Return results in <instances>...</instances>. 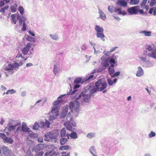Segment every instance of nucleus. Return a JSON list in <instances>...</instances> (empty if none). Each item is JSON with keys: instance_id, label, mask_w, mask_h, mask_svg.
Listing matches in <instances>:
<instances>
[{"instance_id": "obj_1", "label": "nucleus", "mask_w": 156, "mask_h": 156, "mask_svg": "<svg viewBox=\"0 0 156 156\" xmlns=\"http://www.w3.org/2000/svg\"><path fill=\"white\" fill-rule=\"evenodd\" d=\"M95 86L93 87L90 90V93L92 94L98 90L101 91L104 90L107 87V84L106 82L100 79L95 83Z\"/></svg>"}, {"instance_id": "obj_2", "label": "nucleus", "mask_w": 156, "mask_h": 156, "mask_svg": "<svg viewBox=\"0 0 156 156\" xmlns=\"http://www.w3.org/2000/svg\"><path fill=\"white\" fill-rule=\"evenodd\" d=\"M66 119L67 121L64 124L67 130L71 131H73L74 128L72 126H75L76 124L73 121L72 117L70 113H69L66 116Z\"/></svg>"}, {"instance_id": "obj_3", "label": "nucleus", "mask_w": 156, "mask_h": 156, "mask_svg": "<svg viewBox=\"0 0 156 156\" xmlns=\"http://www.w3.org/2000/svg\"><path fill=\"white\" fill-rule=\"evenodd\" d=\"M44 140L45 141H49L50 140L56 139V134L52 132H48L44 135Z\"/></svg>"}, {"instance_id": "obj_4", "label": "nucleus", "mask_w": 156, "mask_h": 156, "mask_svg": "<svg viewBox=\"0 0 156 156\" xmlns=\"http://www.w3.org/2000/svg\"><path fill=\"white\" fill-rule=\"evenodd\" d=\"M59 108L60 107H52L51 112L53 114V115L51 116L50 119L52 118V119H54L56 117L58 116L59 115L58 110Z\"/></svg>"}, {"instance_id": "obj_5", "label": "nucleus", "mask_w": 156, "mask_h": 156, "mask_svg": "<svg viewBox=\"0 0 156 156\" xmlns=\"http://www.w3.org/2000/svg\"><path fill=\"white\" fill-rule=\"evenodd\" d=\"M138 6H135L127 9L128 12L130 14H136L138 12Z\"/></svg>"}, {"instance_id": "obj_6", "label": "nucleus", "mask_w": 156, "mask_h": 156, "mask_svg": "<svg viewBox=\"0 0 156 156\" xmlns=\"http://www.w3.org/2000/svg\"><path fill=\"white\" fill-rule=\"evenodd\" d=\"M76 103H74L73 102H71L69 103V107L70 109H72L74 107L75 111L78 115L79 111V104L78 103L77 101H76Z\"/></svg>"}, {"instance_id": "obj_7", "label": "nucleus", "mask_w": 156, "mask_h": 156, "mask_svg": "<svg viewBox=\"0 0 156 156\" xmlns=\"http://www.w3.org/2000/svg\"><path fill=\"white\" fill-rule=\"evenodd\" d=\"M31 44L30 43H27L25 45L24 47L22 50V52L24 55H26L29 51L31 48Z\"/></svg>"}, {"instance_id": "obj_8", "label": "nucleus", "mask_w": 156, "mask_h": 156, "mask_svg": "<svg viewBox=\"0 0 156 156\" xmlns=\"http://www.w3.org/2000/svg\"><path fill=\"white\" fill-rule=\"evenodd\" d=\"M116 4L118 6L125 7L127 5V2L125 0H117Z\"/></svg>"}, {"instance_id": "obj_9", "label": "nucleus", "mask_w": 156, "mask_h": 156, "mask_svg": "<svg viewBox=\"0 0 156 156\" xmlns=\"http://www.w3.org/2000/svg\"><path fill=\"white\" fill-rule=\"evenodd\" d=\"M64 96L63 95H60L59 96L57 100H55L53 104V106L58 107H60L59 104L62 101L61 98L62 96Z\"/></svg>"}, {"instance_id": "obj_10", "label": "nucleus", "mask_w": 156, "mask_h": 156, "mask_svg": "<svg viewBox=\"0 0 156 156\" xmlns=\"http://www.w3.org/2000/svg\"><path fill=\"white\" fill-rule=\"evenodd\" d=\"M13 68L11 64H9L8 65L7 67H6L5 69V71H8V72H5V73L6 74L7 76H8L7 74L9 73V74H12L13 73L12 70Z\"/></svg>"}, {"instance_id": "obj_11", "label": "nucleus", "mask_w": 156, "mask_h": 156, "mask_svg": "<svg viewBox=\"0 0 156 156\" xmlns=\"http://www.w3.org/2000/svg\"><path fill=\"white\" fill-rule=\"evenodd\" d=\"M3 153L6 156H10L11 151L9 150V148L6 146L3 147Z\"/></svg>"}, {"instance_id": "obj_12", "label": "nucleus", "mask_w": 156, "mask_h": 156, "mask_svg": "<svg viewBox=\"0 0 156 156\" xmlns=\"http://www.w3.org/2000/svg\"><path fill=\"white\" fill-rule=\"evenodd\" d=\"M119 15H124L126 14V13L124 10L122 11L121 8H115V12Z\"/></svg>"}, {"instance_id": "obj_13", "label": "nucleus", "mask_w": 156, "mask_h": 156, "mask_svg": "<svg viewBox=\"0 0 156 156\" xmlns=\"http://www.w3.org/2000/svg\"><path fill=\"white\" fill-rule=\"evenodd\" d=\"M30 129L27 126V124L25 122H23L22 123V129L23 132L28 131Z\"/></svg>"}, {"instance_id": "obj_14", "label": "nucleus", "mask_w": 156, "mask_h": 156, "mask_svg": "<svg viewBox=\"0 0 156 156\" xmlns=\"http://www.w3.org/2000/svg\"><path fill=\"white\" fill-rule=\"evenodd\" d=\"M138 70L136 73V76H142L144 74V71L140 66L138 67Z\"/></svg>"}, {"instance_id": "obj_15", "label": "nucleus", "mask_w": 156, "mask_h": 156, "mask_svg": "<svg viewBox=\"0 0 156 156\" xmlns=\"http://www.w3.org/2000/svg\"><path fill=\"white\" fill-rule=\"evenodd\" d=\"M114 65L111 64V66L108 68V72L109 74L112 75L115 72V70L114 68Z\"/></svg>"}, {"instance_id": "obj_16", "label": "nucleus", "mask_w": 156, "mask_h": 156, "mask_svg": "<svg viewBox=\"0 0 156 156\" xmlns=\"http://www.w3.org/2000/svg\"><path fill=\"white\" fill-rule=\"evenodd\" d=\"M44 144H39L36 145L35 148L36 151H39L41 150H42L44 148Z\"/></svg>"}, {"instance_id": "obj_17", "label": "nucleus", "mask_w": 156, "mask_h": 156, "mask_svg": "<svg viewBox=\"0 0 156 156\" xmlns=\"http://www.w3.org/2000/svg\"><path fill=\"white\" fill-rule=\"evenodd\" d=\"M91 95L90 94V95L84 94L83 96V101L86 102H88L90 100Z\"/></svg>"}, {"instance_id": "obj_18", "label": "nucleus", "mask_w": 156, "mask_h": 156, "mask_svg": "<svg viewBox=\"0 0 156 156\" xmlns=\"http://www.w3.org/2000/svg\"><path fill=\"white\" fill-rule=\"evenodd\" d=\"M52 153V151L47 152L45 153L44 156H56L58 154L56 153Z\"/></svg>"}, {"instance_id": "obj_19", "label": "nucleus", "mask_w": 156, "mask_h": 156, "mask_svg": "<svg viewBox=\"0 0 156 156\" xmlns=\"http://www.w3.org/2000/svg\"><path fill=\"white\" fill-rule=\"evenodd\" d=\"M95 29L97 33L100 32H103L104 30L102 27H100L98 25H96L95 27Z\"/></svg>"}, {"instance_id": "obj_20", "label": "nucleus", "mask_w": 156, "mask_h": 156, "mask_svg": "<svg viewBox=\"0 0 156 156\" xmlns=\"http://www.w3.org/2000/svg\"><path fill=\"white\" fill-rule=\"evenodd\" d=\"M40 124L44 127L46 126L48 128L49 127L50 122L48 120H46L45 122H40Z\"/></svg>"}, {"instance_id": "obj_21", "label": "nucleus", "mask_w": 156, "mask_h": 156, "mask_svg": "<svg viewBox=\"0 0 156 156\" xmlns=\"http://www.w3.org/2000/svg\"><path fill=\"white\" fill-rule=\"evenodd\" d=\"M148 55L154 58H156V48L152 51L151 53L148 54Z\"/></svg>"}, {"instance_id": "obj_22", "label": "nucleus", "mask_w": 156, "mask_h": 156, "mask_svg": "<svg viewBox=\"0 0 156 156\" xmlns=\"http://www.w3.org/2000/svg\"><path fill=\"white\" fill-rule=\"evenodd\" d=\"M153 12V15L154 16L156 15V7H155L151 8L150 9L149 13L151 14Z\"/></svg>"}, {"instance_id": "obj_23", "label": "nucleus", "mask_w": 156, "mask_h": 156, "mask_svg": "<svg viewBox=\"0 0 156 156\" xmlns=\"http://www.w3.org/2000/svg\"><path fill=\"white\" fill-rule=\"evenodd\" d=\"M67 140L66 138L62 137L60 140V144L61 145H63L66 143Z\"/></svg>"}, {"instance_id": "obj_24", "label": "nucleus", "mask_w": 156, "mask_h": 156, "mask_svg": "<svg viewBox=\"0 0 156 156\" xmlns=\"http://www.w3.org/2000/svg\"><path fill=\"white\" fill-rule=\"evenodd\" d=\"M140 33L144 34L145 36H150L151 35V31H147L145 30L141 31L140 32Z\"/></svg>"}, {"instance_id": "obj_25", "label": "nucleus", "mask_w": 156, "mask_h": 156, "mask_svg": "<svg viewBox=\"0 0 156 156\" xmlns=\"http://www.w3.org/2000/svg\"><path fill=\"white\" fill-rule=\"evenodd\" d=\"M66 135V129L65 128H63L60 131L61 136L63 137H65Z\"/></svg>"}, {"instance_id": "obj_26", "label": "nucleus", "mask_w": 156, "mask_h": 156, "mask_svg": "<svg viewBox=\"0 0 156 156\" xmlns=\"http://www.w3.org/2000/svg\"><path fill=\"white\" fill-rule=\"evenodd\" d=\"M89 151L90 153L93 155V156H97V155L95 154L94 153L96 154V152L95 151L94 147L93 146L91 147L89 149Z\"/></svg>"}, {"instance_id": "obj_27", "label": "nucleus", "mask_w": 156, "mask_h": 156, "mask_svg": "<svg viewBox=\"0 0 156 156\" xmlns=\"http://www.w3.org/2000/svg\"><path fill=\"white\" fill-rule=\"evenodd\" d=\"M69 149V147L67 145L61 146L60 147L59 150H67Z\"/></svg>"}, {"instance_id": "obj_28", "label": "nucleus", "mask_w": 156, "mask_h": 156, "mask_svg": "<svg viewBox=\"0 0 156 156\" xmlns=\"http://www.w3.org/2000/svg\"><path fill=\"white\" fill-rule=\"evenodd\" d=\"M140 0H130L129 4L132 5H137L139 2Z\"/></svg>"}, {"instance_id": "obj_29", "label": "nucleus", "mask_w": 156, "mask_h": 156, "mask_svg": "<svg viewBox=\"0 0 156 156\" xmlns=\"http://www.w3.org/2000/svg\"><path fill=\"white\" fill-rule=\"evenodd\" d=\"M94 78V75H91L89 77H86L83 79V80L85 81H88L90 80H92Z\"/></svg>"}, {"instance_id": "obj_30", "label": "nucleus", "mask_w": 156, "mask_h": 156, "mask_svg": "<svg viewBox=\"0 0 156 156\" xmlns=\"http://www.w3.org/2000/svg\"><path fill=\"white\" fill-rule=\"evenodd\" d=\"M5 142H6L10 144H12L13 142V140L10 138H8L6 137L4 140Z\"/></svg>"}, {"instance_id": "obj_31", "label": "nucleus", "mask_w": 156, "mask_h": 156, "mask_svg": "<svg viewBox=\"0 0 156 156\" xmlns=\"http://www.w3.org/2000/svg\"><path fill=\"white\" fill-rule=\"evenodd\" d=\"M115 8L113 6L109 5L108 7V10L111 13H112L115 12Z\"/></svg>"}, {"instance_id": "obj_32", "label": "nucleus", "mask_w": 156, "mask_h": 156, "mask_svg": "<svg viewBox=\"0 0 156 156\" xmlns=\"http://www.w3.org/2000/svg\"><path fill=\"white\" fill-rule=\"evenodd\" d=\"M17 5L16 4H15L11 6V9L12 11L13 12H15L16 11V8Z\"/></svg>"}, {"instance_id": "obj_33", "label": "nucleus", "mask_w": 156, "mask_h": 156, "mask_svg": "<svg viewBox=\"0 0 156 156\" xmlns=\"http://www.w3.org/2000/svg\"><path fill=\"white\" fill-rule=\"evenodd\" d=\"M97 37L98 38H100L102 39L104 37V35L103 34V32H100L97 33L96 34Z\"/></svg>"}, {"instance_id": "obj_34", "label": "nucleus", "mask_w": 156, "mask_h": 156, "mask_svg": "<svg viewBox=\"0 0 156 156\" xmlns=\"http://www.w3.org/2000/svg\"><path fill=\"white\" fill-rule=\"evenodd\" d=\"M82 80V78L80 77H77L76 78L74 81L75 83L78 84L80 83Z\"/></svg>"}, {"instance_id": "obj_35", "label": "nucleus", "mask_w": 156, "mask_h": 156, "mask_svg": "<svg viewBox=\"0 0 156 156\" xmlns=\"http://www.w3.org/2000/svg\"><path fill=\"white\" fill-rule=\"evenodd\" d=\"M70 136L72 138L76 139L77 138V135L76 133L75 132H73L70 134Z\"/></svg>"}, {"instance_id": "obj_36", "label": "nucleus", "mask_w": 156, "mask_h": 156, "mask_svg": "<svg viewBox=\"0 0 156 156\" xmlns=\"http://www.w3.org/2000/svg\"><path fill=\"white\" fill-rule=\"evenodd\" d=\"M101 63L103 67H106L108 66L109 65L108 61H104Z\"/></svg>"}, {"instance_id": "obj_37", "label": "nucleus", "mask_w": 156, "mask_h": 156, "mask_svg": "<svg viewBox=\"0 0 156 156\" xmlns=\"http://www.w3.org/2000/svg\"><path fill=\"white\" fill-rule=\"evenodd\" d=\"M16 91L13 89L8 90L5 93L7 94H12L15 93Z\"/></svg>"}, {"instance_id": "obj_38", "label": "nucleus", "mask_w": 156, "mask_h": 156, "mask_svg": "<svg viewBox=\"0 0 156 156\" xmlns=\"http://www.w3.org/2000/svg\"><path fill=\"white\" fill-rule=\"evenodd\" d=\"M11 16L13 22L14 24H16V16L15 14H12Z\"/></svg>"}, {"instance_id": "obj_39", "label": "nucleus", "mask_w": 156, "mask_h": 156, "mask_svg": "<svg viewBox=\"0 0 156 156\" xmlns=\"http://www.w3.org/2000/svg\"><path fill=\"white\" fill-rule=\"evenodd\" d=\"M100 17L103 20H105L106 18V16L105 14L103 12L100 13Z\"/></svg>"}, {"instance_id": "obj_40", "label": "nucleus", "mask_w": 156, "mask_h": 156, "mask_svg": "<svg viewBox=\"0 0 156 156\" xmlns=\"http://www.w3.org/2000/svg\"><path fill=\"white\" fill-rule=\"evenodd\" d=\"M37 134L36 133H34L33 132H32L31 133H29L28 136L30 137H35L37 136Z\"/></svg>"}, {"instance_id": "obj_41", "label": "nucleus", "mask_w": 156, "mask_h": 156, "mask_svg": "<svg viewBox=\"0 0 156 156\" xmlns=\"http://www.w3.org/2000/svg\"><path fill=\"white\" fill-rule=\"evenodd\" d=\"M156 4V0H151L149 5L151 6H152Z\"/></svg>"}, {"instance_id": "obj_42", "label": "nucleus", "mask_w": 156, "mask_h": 156, "mask_svg": "<svg viewBox=\"0 0 156 156\" xmlns=\"http://www.w3.org/2000/svg\"><path fill=\"white\" fill-rule=\"evenodd\" d=\"M19 11L20 12V14L23 15L24 13V9L22 6H20L19 8Z\"/></svg>"}, {"instance_id": "obj_43", "label": "nucleus", "mask_w": 156, "mask_h": 156, "mask_svg": "<svg viewBox=\"0 0 156 156\" xmlns=\"http://www.w3.org/2000/svg\"><path fill=\"white\" fill-rule=\"evenodd\" d=\"M147 0H143L140 3V6L142 7H144L147 3Z\"/></svg>"}, {"instance_id": "obj_44", "label": "nucleus", "mask_w": 156, "mask_h": 156, "mask_svg": "<svg viewBox=\"0 0 156 156\" xmlns=\"http://www.w3.org/2000/svg\"><path fill=\"white\" fill-rule=\"evenodd\" d=\"M39 127L38 123L35 122L33 126V129H37Z\"/></svg>"}, {"instance_id": "obj_45", "label": "nucleus", "mask_w": 156, "mask_h": 156, "mask_svg": "<svg viewBox=\"0 0 156 156\" xmlns=\"http://www.w3.org/2000/svg\"><path fill=\"white\" fill-rule=\"evenodd\" d=\"M0 137L4 141L6 138V136L4 134L0 133Z\"/></svg>"}, {"instance_id": "obj_46", "label": "nucleus", "mask_w": 156, "mask_h": 156, "mask_svg": "<svg viewBox=\"0 0 156 156\" xmlns=\"http://www.w3.org/2000/svg\"><path fill=\"white\" fill-rule=\"evenodd\" d=\"M94 134L93 133H88L87 135V137L89 138H91L94 137Z\"/></svg>"}, {"instance_id": "obj_47", "label": "nucleus", "mask_w": 156, "mask_h": 156, "mask_svg": "<svg viewBox=\"0 0 156 156\" xmlns=\"http://www.w3.org/2000/svg\"><path fill=\"white\" fill-rule=\"evenodd\" d=\"M155 133L153 131H151L149 134V137L150 138H151L152 137L154 136H155Z\"/></svg>"}, {"instance_id": "obj_48", "label": "nucleus", "mask_w": 156, "mask_h": 156, "mask_svg": "<svg viewBox=\"0 0 156 156\" xmlns=\"http://www.w3.org/2000/svg\"><path fill=\"white\" fill-rule=\"evenodd\" d=\"M16 127V126H10L8 128V130L10 131L14 129Z\"/></svg>"}, {"instance_id": "obj_49", "label": "nucleus", "mask_w": 156, "mask_h": 156, "mask_svg": "<svg viewBox=\"0 0 156 156\" xmlns=\"http://www.w3.org/2000/svg\"><path fill=\"white\" fill-rule=\"evenodd\" d=\"M57 68L56 66L55 65H54V68L53 69V72L56 75V74L58 73Z\"/></svg>"}, {"instance_id": "obj_50", "label": "nucleus", "mask_w": 156, "mask_h": 156, "mask_svg": "<svg viewBox=\"0 0 156 156\" xmlns=\"http://www.w3.org/2000/svg\"><path fill=\"white\" fill-rule=\"evenodd\" d=\"M27 40L29 41H32L34 39V38L28 35H27V37H26Z\"/></svg>"}, {"instance_id": "obj_51", "label": "nucleus", "mask_w": 156, "mask_h": 156, "mask_svg": "<svg viewBox=\"0 0 156 156\" xmlns=\"http://www.w3.org/2000/svg\"><path fill=\"white\" fill-rule=\"evenodd\" d=\"M107 81L108 83V85L109 86H111L113 84V81H112V80L110 79H108L107 80Z\"/></svg>"}, {"instance_id": "obj_52", "label": "nucleus", "mask_w": 156, "mask_h": 156, "mask_svg": "<svg viewBox=\"0 0 156 156\" xmlns=\"http://www.w3.org/2000/svg\"><path fill=\"white\" fill-rule=\"evenodd\" d=\"M50 36L53 39L55 40H56L58 38V36L56 35H51Z\"/></svg>"}, {"instance_id": "obj_53", "label": "nucleus", "mask_w": 156, "mask_h": 156, "mask_svg": "<svg viewBox=\"0 0 156 156\" xmlns=\"http://www.w3.org/2000/svg\"><path fill=\"white\" fill-rule=\"evenodd\" d=\"M13 68H18L20 65L17 63H15L14 64H11Z\"/></svg>"}, {"instance_id": "obj_54", "label": "nucleus", "mask_w": 156, "mask_h": 156, "mask_svg": "<svg viewBox=\"0 0 156 156\" xmlns=\"http://www.w3.org/2000/svg\"><path fill=\"white\" fill-rule=\"evenodd\" d=\"M26 26L25 23L24 22H23V27L22 29V30L23 31H25L26 30Z\"/></svg>"}, {"instance_id": "obj_55", "label": "nucleus", "mask_w": 156, "mask_h": 156, "mask_svg": "<svg viewBox=\"0 0 156 156\" xmlns=\"http://www.w3.org/2000/svg\"><path fill=\"white\" fill-rule=\"evenodd\" d=\"M118 47H113L110 49V51H108V53L110 54L112 52L114 51Z\"/></svg>"}, {"instance_id": "obj_56", "label": "nucleus", "mask_w": 156, "mask_h": 156, "mask_svg": "<svg viewBox=\"0 0 156 156\" xmlns=\"http://www.w3.org/2000/svg\"><path fill=\"white\" fill-rule=\"evenodd\" d=\"M146 49L148 50L149 51H151L152 50V48L151 45H148L147 46V47L146 48Z\"/></svg>"}, {"instance_id": "obj_57", "label": "nucleus", "mask_w": 156, "mask_h": 156, "mask_svg": "<svg viewBox=\"0 0 156 156\" xmlns=\"http://www.w3.org/2000/svg\"><path fill=\"white\" fill-rule=\"evenodd\" d=\"M44 154V152L43 151H41L39 152L37 154H35V156H43Z\"/></svg>"}, {"instance_id": "obj_58", "label": "nucleus", "mask_w": 156, "mask_h": 156, "mask_svg": "<svg viewBox=\"0 0 156 156\" xmlns=\"http://www.w3.org/2000/svg\"><path fill=\"white\" fill-rule=\"evenodd\" d=\"M37 141L38 142L42 143L43 141V139L42 137H39L37 139Z\"/></svg>"}, {"instance_id": "obj_59", "label": "nucleus", "mask_w": 156, "mask_h": 156, "mask_svg": "<svg viewBox=\"0 0 156 156\" xmlns=\"http://www.w3.org/2000/svg\"><path fill=\"white\" fill-rule=\"evenodd\" d=\"M120 74L119 72H117L114 73L112 76V77H114L119 76Z\"/></svg>"}, {"instance_id": "obj_60", "label": "nucleus", "mask_w": 156, "mask_h": 156, "mask_svg": "<svg viewBox=\"0 0 156 156\" xmlns=\"http://www.w3.org/2000/svg\"><path fill=\"white\" fill-rule=\"evenodd\" d=\"M109 63L112 64V63L115 64V59H111L109 61Z\"/></svg>"}, {"instance_id": "obj_61", "label": "nucleus", "mask_w": 156, "mask_h": 156, "mask_svg": "<svg viewBox=\"0 0 156 156\" xmlns=\"http://www.w3.org/2000/svg\"><path fill=\"white\" fill-rule=\"evenodd\" d=\"M21 124V122L19 121V120L16 121V122L15 123V126H16L20 125Z\"/></svg>"}, {"instance_id": "obj_62", "label": "nucleus", "mask_w": 156, "mask_h": 156, "mask_svg": "<svg viewBox=\"0 0 156 156\" xmlns=\"http://www.w3.org/2000/svg\"><path fill=\"white\" fill-rule=\"evenodd\" d=\"M16 130L18 132H21V127L20 126H19L16 129Z\"/></svg>"}, {"instance_id": "obj_63", "label": "nucleus", "mask_w": 156, "mask_h": 156, "mask_svg": "<svg viewBox=\"0 0 156 156\" xmlns=\"http://www.w3.org/2000/svg\"><path fill=\"white\" fill-rule=\"evenodd\" d=\"M138 12H139L142 14H143L144 13V11H143V9H139V7L138 6Z\"/></svg>"}, {"instance_id": "obj_64", "label": "nucleus", "mask_w": 156, "mask_h": 156, "mask_svg": "<svg viewBox=\"0 0 156 156\" xmlns=\"http://www.w3.org/2000/svg\"><path fill=\"white\" fill-rule=\"evenodd\" d=\"M5 5L4 2L3 1H0V7H2L3 6Z\"/></svg>"}]
</instances>
